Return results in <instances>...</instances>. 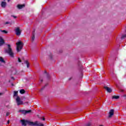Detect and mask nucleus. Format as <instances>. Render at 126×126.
<instances>
[{"label": "nucleus", "mask_w": 126, "mask_h": 126, "mask_svg": "<svg viewBox=\"0 0 126 126\" xmlns=\"http://www.w3.org/2000/svg\"><path fill=\"white\" fill-rule=\"evenodd\" d=\"M11 79H12L13 80H14V77H11Z\"/></svg>", "instance_id": "obj_28"}, {"label": "nucleus", "mask_w": 126, "mask_h": 126, "mask_svg": "<svg viewBox=\"0 0 126 126\" xmlns=\"http://www.w3.org/2000/svg\"><path fill=\"white\" fill-rule=\"evenodd\" d=\"M17 8L18 9H22L23 7H25V4H18L17 6Z\"/></svg>", "instance_id": "obj_7"}, {"label": "nucleus", "mask_w": 126, "mask_h": 126, "mask_svg": "<svg viewBox=\"0 0 126 126\" xmlns=\"http://www.w3.org/2000/svg\"><path fill=\"white\" fill-rule=\"evenodd\" d=\"M40 82H43V79L40 80Z\"/></svg>", "instance_id": "obj_32"}, {"label": "nucleus", "mask_w": 126, "mask_h": 126, "mask_svg": "<svg viewBox=\"0 0 126 126\" xmlns=\"http://www.w3.org/2000/svg\"><path fill=\"white\" fill-rule=\"evenodd\" d=\"M7 48L5 50V53L8 54L11 58H14V53L11 48L10 44H7Z\"/></svg>", "instance_id": "obj_2"}, {"label": "nucleus", "mask_w": 126, "mask_h": 126, "mask_svg": "<svg viewBox=\"0 0 126 126\" xmlns=\"http://www.w3.org/2000/svg\"><path fill=\"white\" fill-rule=\"evenodd\" d=\"M7 125H8V124H9V120H8V121H7Z\"/></svg>", "instance_id": "obj_30"}, {"label": "nucleus", "mask_w": 126, "mask_h": 126, "mask_svg": "<svg viewBox=\"0 0 126 126\" xmlns=\"http://www.w3.org/2000/svg\"><path fill=\"white\" fill-rule=\"evenodd\" d=\"M47 86V84L46 85H45V86Z\"/></svg>", "instance_id": "obj_37"}, {"label": "nucleus", "mask_w": 126, "mask_h": 126, "mask_svg": "<svg viewBox=\"0 0 126 126\" xmlns=\"http://www.w3.org/2000/svg\"><path fill=\"white\" fill-rule=\"evenodd\" d=\"M41 120H42V121H45V118H43L42 119V118H40Z\"/></svg>", "instance_id": "obj_27"}, {"label": "nucleus", "mask_w": 126, "mask_h": 126, "mask_svg": "<svg viewBox=\"0 0 126 126\" xmlns=\"http://www.w3.org/2000/svg\"><path fill=\"white\" fill-rule=\"evenodd\" d=\"M0 62H1V63H5V61L4 60H3L2 57H0Z\"/></svg>", "instance_id": "obj_15"}, {"label": "nucleus", "mask_w": 126, "mask_h": 126, "mask_svg": "<svg viewBox=\"0 0 126 126\" xmlns=\"http://www.w3.org/2000/svg\"><path fill=\"white\" fill-rule=\"evenodd\" d=\"M18 62L19 63H21V59H20V58H18Z\"/></svg>", "instance_id": "obj_23"}, {"label": "nucleus", "mask_w": 126, "mask_h": 126, "mask_svg": "<svg viewBox=\"0 0 126 126\" xmlns=\"http://www.w3.org/2000/svg\"><path fill=\"white\" fill-rule=\"evenodd\" d=\"M9 22H6L5 23V24H9Z\"/></svg>", "instance_id": "obj_26"}, {"label": "nucleus", "mask_w": 126, "mask_h": 126, "mask_svg": "<svg viewBox=\"0 0 126 126\" xmlns=\"http://www.w3.org/2000/svg\"><path fill=\"white\" fill-rule=\"evenodd\" d=\"M20 93L21 94H24V93H25V90L22 89L20 91Z\"/></svg>", "instance_id": "obj_17"}, {"label": "nucleus", "mask_w": 126, "mask_h": 126, "mask_svg": "<svg viewBox=\"0 0 126 126\" xmlns=\"http://www.w3.org/2000/svg\"><path fill=\"white\" fill-rule=\"evenodd\" d=\"M104 89H105L106 90V91L108 93H111L112 90V89L108 87H104Z\"/></svg>", "instance_id": "obj_9"}, {"label": "nucleus", "mask_w": 126, "mask_h": 126, "mask_svg": "<svg viewBox=\"0 0 126 126\" xmlns=\"http://www.w3.org/2000/svg\"><path fill=\"white\" fill-rule=\"evenodd\" d=\"M91 126V124H90V123H88V124L85 125L84 126Z\"/></svg>", "instance_id": "obj_21"}, {"label": "nucleus", "mask_w": 126, "mask_h": 126, "mask_svg": "<svg viewBox=\"0 0 126 126\" xmlns=\"http://www.w3.org/2000/svg\"><path fill=\"white\" fill-rule=\"evenodd\" d=\"M125 38H126V34H124L123 35H122V36L121 37V39H125Z\"/></svg>", "instance_id": "obj_20"}, {"label": "nucleus", "mask_w": 126, "mask_h": 126, "mask_svg": "<svg viewBox=\"0 0 126 126\" xmlns=\"http://www.w3.org/2000/svg\"><path fill=\"white\" fill-rule=\"evenodd\" d=\"M15 33L17 36H20V35H21V31L19 28L18 27L15 29Z\"/></svg>", "instance_id": "obj_5"}, {"label": "nucleus", "mask_w": 126, "mask_h": 126, "mask_svg": "<svg viewBox=\"0 0 126 126\" xmlns=\"http://www.w3.org/2000/svg\"><path fill=\"white\" fill-rule=\"evenodd\" d=\"M26 110H19V113H22L23 115H26Z\"/></svg>", "instance_id": "obj_12"}, {"label": "nucleus", "mask_w": 126, "mask_h": 126, "mask_svg": "<svg viewBox=\"0 0 126 126\" xmlns=\"http://www.w3.org/2000/svg\"><path fill=\"white\" fill-rule=\"evenodd\" d=\"M5 43L4 40L2 37H0V47H1Z\"/></svg>", "instance_id": "obj_10"}, {"label": "nucleus", "mask_w": 126, "mask_h": 126, "mask_svg": "<svg viewBox=\"0 0 126 126\" xmlns=\"http://www.w3.org/2000/svg\"><path fill=\"white\" fill-rule=\"evenodd\" d=\"M1 32H2L3 33H5V34H7V33L8 32L7 31L5 30L1 31Z\"/></svg>", "instance_id": "obj_19"}, {"label": "nucleus", "mask_w": 126, "mask_h": 126, "mask_svg": "<svg viewBox=\"0 0 126 126\" xmlns=\"http://www.w3.org/2000/svg\"><path fill=\"white\" fill-rule=\"evenodd\" d=\"M16 101L17 102L18 106H19L20 105H23V101L21 100L20 97L19 96H17Z\"/></svg>", "instance_id": "obj_4"}, {"label": "nucleus", "mask_w": 126, "mask_h": 126, "mask_svg": "<svg viewBox=\"0 0 126 126\" xmlns=\"http://www.w3.org/2000/svg\"><path fill=\"white\" fill-rule=\"evenodd\" d=\"M11 17H13V18H14L15 19H16V18H17V17L16 16L11 15Z\"/></svg>", "instance_id": "obj_22"}, {"label": "nucleus", "mask_w": 126, "mask_h": 126, "mask_svg": "<svg viewBox=\"0 0 126 126\" xmlns=\"http://www.w3.org/2000/svg\"><path fill=\"white\" fill-rule=\"evenodd\" d=\"M4 1H5V0H4ZM8 2H9L10 1V0H7Z\"/></svg>", "instance_id": "obj_31"}, {"label": "nucleus", "mask_w": 126, "mask_h": 126, "mask_svg": "<svg viewBox=\"0 0 126 126\" xmlns=\"http://www.w3.org/2000/svg\"><path fill=\"white\" fill-rule=\"evenodd\" d=\"M32 112V110H26V115H27V114H30V113H31Z\"/></svg>", "instance_id": "obj_18"}, {"label": "nucleus", "mask_w": 126, "mask_h": 126, "mask_svg": "<svg viewBox=\"0 0 126 126\" xmlns=\"http://www.w3.org/2000/svg\"><path fill=\"white\" fill-rule=\"evenodd\" d=\"M2 94H1V93H0V95H2Z\"/></svg>", "instance_id": "obj_34"}, {"label": "nucleus", "mask_w": 126, "mask_h": 126, "mask_svg": "<svg viewBox=\"0 0 126 126\" xmlns=\"http://www.w3.org/2000/svg\"><path fill=\"white\" fill-rule=\"evenodd\" d=\"M8 116H9V112H7V113H6V117H8Z\"/></svg>", "instance_id": "obj_24"}, {"label": "nucleus", "mask_w": 126, "mask_h": 126, "mask_svg": "<svg viewBox=\"0 0 126 126\" xmlns=\"http://www.w3.org/2000/svg\"><path fill=\"white\" fill-rule=\"evenodd\" d=\"M35 40V30L32 33V42H34Z\"/></svg>", "instance_id": "obj_8"}, {"label": "nucleus", "mask_w": 126, "mask_h": 126, "mask_svg": "<svg viewBox=\"0 0 126 126\" xmlns=\"http://www.w3.org/2000/svg\"><path fill=\"white\" fill-rule=\"evenodd\" d=\"M18 91H14V97L15 96H18Z\"/></svg>", "instance_id": "obj_16"}, {"label": "nucleus", "mask_w": 126, "mask_h": 126, "mask_svg": "<svg viewBox=\"0 0 126 126\" xmlns=\"http://www.w3.org/2000/svg\"><path fill=\"white\" fill-rule=\"evenodd\" d=\"M115 112V110L111 109L109 112L108 118H112L114 116V113Z\"/></svg>", "instance_id": "obj_6"}, {"label": "nucleus", "mask_w": 126, "mask_h": 126, "mask_svg": "<svg viewBox=\"0 0 126 126\" xmlns=\"http://www.w3.org/2000/svg\"><path fill=\"white\" fill-rule=\"evenodd\" d=\"M12 85H13V84H12Z\"/></svg>", "instance_id": "obj_38"}, {"label": "nucleus", "mask_w": 126, "mask_h": 126, "mask_svg": "<svg viewBox=\"0 0 126 126\" xmlns=\"http://www.w3.org/2000/svg\"><path fill=\"white\" fill-rule=\"evenodd\" d=\"M47 78H48V79H49V78H50V75L49 74H47Z\"/></svg>", "instance_id": "obj_25"}, {"label": "nucleus", "mask_w": 126, "mask_h": 126, "mask_svg": "<svg viewBox=\"0 0 126 126\" xmlns=\"http://www.w3.org/2000/svg\"><path fill=\"white\" fill-rule=\"evenodd\" d=\"M21 122L22 123V125L24 126H27V124L29 125V126H44V124L41 123H38V121L33 122L29 121L28 120H21Z\"/></svg>", "instance_id": "obj_1"}, {"label": "nucleus", "mask_w": 126, "mask_h": 126, "mask_svg": "<svg viewBox=\"0 0 126 126\" xmlns=\"http://www.w3.org/2000/svg\"><path fill=\"white\" fill-rule=\"evenodd\" d=\"M45 73H47V71H45Z\"/></svg>", "instance_id": "obj_35"}, {"label": "nucleus", "mask_w": 126, "mask_h": 126, "mask_svg": "<svg viewBox=\"0 0 126 126\" xmlns=\"http://www.w3.org/2000/svg\"><path fill=\"white\" fill-rule=\"evenodd\" d=\"M24 63L27 64V68H29V62H28V61H25Z\"/></svg>", "instance_id": "obj_13"}, {"label": "nucleus", "mask_w": 126, "mask_h": 126, "mask_svg": "<svg viewBox=\"0 0 126 126\" xmlns=\"http://www.w3.org/2000/svg\"><path fill=\"white\" fill-rule=\"evenodd\" d=\"M120 98V96L119 95H114L112 96V99H118Z\"/></svg>", "instance_id": "obj_14"}, {"label": "nucleus", "mask_w": 126, "mask_h": 126, "mask_svg": "<svg viewBox=\"0 0 126 126\" xmlns=\"http://www.w3.org/2000/svg\"><path fill=\"white\" fill-rule=\"evenodd\" d=\"M1 6L3 8L5 7V6H6V2L2 1L1 3Z\"/></svg>", "instance_id": "obj_11"}, {"label": "nucleus", "mask_w": 126, "mask_h": 126, "mask_svg": "<svg viewBox=\"0 0 126 126\" xmlns=\"http://www.w3.org/2000/svg\"><path fill=\"white\" fill-rule=\"evenodd\" d=\"M44 88H45V87H43V88H42L41 89V90H43V89H44Z\"/></svg>", "instance_id": "obj_33"}, {"label": "nucleus", "mask_w": 126, "mask_h": 126, "mask_svg": "<svg viewBox=\"0 0 126 126\" xmlns=\"http://www.w3.org/2000/svg\"><path fill=\"white\" fill-rule=\"evenodd\" d=\"M16 45L17 46V52L19 53V52H21V50H22L24 44L21 41H19L16 43Z\"/></svg>", "instance_id": "obj_3"}, {"label": "nucleus", "mask_w": 126, "mask_h": 126, "mask_svg": "<svg viewBox=\"0 0 126 126\" xmlns=\"http://www.w3.org/2000/svg\"><path fill=\"white\" fill-rule=\"evenodd\" d=\"M50 59H52V54L50 55Z\"/></svg>", "instance_id": "obj_29"}, {"label": "nucleus", "mask_w": 126, "mask_h": 126, "mask_svg": "<svg viewBox=\"0 0 126 126\" xmlns=\"http://www.w3.org/2000/svg\"><path fill=\"white\" fill-rule=\"evenodd\" d=\"M124 97H126V94L124 95Z\"/></svg>", "instance_id": "obj_36"}]
</instances>
